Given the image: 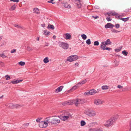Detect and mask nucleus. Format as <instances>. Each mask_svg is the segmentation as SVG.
<instances>
[{"instance_id": "obj_1", "label": "nucleus", "mask_w": 131, "mask_h": 131, "mask_svg": "<svg viewBox=\"0 0 131 131\" xmlns=\"http://www.w3.org/2000/svg\"><path fill=\"white\" fill-rule=\"evenodd\" d=\"M85 101L84 100L81 99H76L73 100L72 101H67L63 103L64 105H72L75 104L76 106H78L79 104H83L85 103Z\"/></svg>"}, {"instance_id": "obj_2", "label": "nucleus", "mask_w": 131, "mask_h": 131, "mask_svg": "<svg viewBox=\"0 0 131 131\" xmlns=\"http://www.w3.org/2000/svg\"><path fill=\"white\" fill-rule=\"evenodd\" d=\"M84 112L85 114L90 117H94L96 114L95 111L90 108H88L85 110Z\"/></svg>"}, {"instance_id": "obj_3", "label": "nucleus", "mask_w": 131, "mask_h": 131, "mask_svg": "<svg viewBox=\"0 0 131 131\" xmlns=\"http://www.w3.org/2000/svg\"><path fill=\"white\" fill-rule=\"evenodd\" d=\"M64 115L62 116L61 117L62 120L64 121H66L69 118H72V116L69 112L66 111L64 112Z\"/></svg>"}, {"instance_id": "obj_4", "label": "nucleus", "mask_w": 131, "mask_h": 131, "mask_svg": "<svg viewBox=\"0 0 131 131\" xmlns=\"http://www.w3.org/2000/svg\"><path fill=\"white\" fill-rule=\"evenodd\" d=\"M78 57L77 55H71L67 58V60L70 62H72L77 60Z\"/></svg>"}, {"instance_id": "obj_5", "label": "nucleus", "mask_w": 131, "mask_h": 131, "mask_svg": "<svg viewBox=\"0 0 131 131\" xmlns=\"http://www.w3.org/2000/svg\"><path fill=\"white\" fill-rule=\"evenodd\" d=\"M115 122L111 117L104 124V125L106 127H108L111 126Z\"/></svg>"}, {"instance_id": "obj_6", "label": "nucleus", "mask_w": 131, "mask_h": 131, "mask_svg": "<svg viewBox=\"0 0 131 131\" xmlns=\"http://www.w3.org/2000/svg\"><path fill=\"white\" fill-rule=\"evenodd\" d=\"M39 126L41 128H45L47 126L48 123L46 122L41 121L39 123Z\"/></svg>"}, {"instance_id": "obj_7", "label": "nucleus", "mask_w": 131, "mask_h": 131, "mask_svg": "<svg viewBox=\"0 0 131 131\" xmlns=\"http://www.w3.org/2000/svg\"><path fill=\"white\" fill-rule=\"evenodd\" d=\"M104 103V101L101 99H96L94 100V103L96 105H101Z\"/></svg>"}, {"instance_id": "obj_8", "label": "nucleus", "mask_w": 131, "mask_h": 131, "mask_svg": "<svg viewBox=\"0 0 131 131\" xmlns=\"http://www.w3.org/2000/svg\"><path fill=\"white\" fill-rule=\"evenodd\" d=\"M69 45L65 42H61L59 44V46L64 49H67L69 47Z\"/></svg>"}, {"instance_id": "obj_9", "label": "nucleus", "mask_w": 131, "mask_h": 131, "mask_svg": "<svg viewBox=\"0 0 131 131\" xmlns=\"http://www.w3.org/2000/svg\"><path fill=\"white\" fill-rule=\"evenodd\" d=\"M75 6L78 8H80L82 7V2L81 1H75Z\"/></svg>"}, {"instance_id": "obj_10", "label": "nucleus", "mask_w": 131, "mask_h": 131, "mask_svg": "<svg viewBox=\"0 0 131 131\" xmlns=\"http://www.w3.org/2000/svg\"><path fill=\"white\" fill-rule=\"evenodd\" d=\"M60 122V119L59 118H55L52 119L51 122V123L53 124H58Z\"/></svg>"}, {"instance_id": "obj_11", "label": "nucleus", "mask_w": 131, "mask_h": 131, "mask_svg": "<svg viewBox=\"0 0 131 131\" xmlns=\"http://www.w3.org/2000/svg\"><path fill=\"white\" fill-rule=\"evenodd\" d=\"M107 15L108 16H111L112 15H115V17L116 18H117L118 15L114 11H112L110 12H108L105 14V15Z\"/></svg>"}, {"instance_id": "obj_12", "label": "nucleus", "mask_w": 131, "mask_h": 131, "mask_svg": "<svg viewBox=\"0 0 131 131\" xmlns=\"http://www.w3.org/2000/svg\"><path fill=\"white\" fill-rule=\"evenodd\" d=\"M100 91V89H97V90H95L94 89H92L89 91L90 94V95H94L96 93H99Z\"/></svg>"}, {"instance_id": "obj_13", "label": "nucleus", "mask_w": 131, "mask_h": 131, "mask_svg": "<svg viewBox=\"0 0 131 131\" xmlns=\"http://www.w3.org/2000/svg\"><path fill=\"white\" fill-rule=\"evenodd\" d=\"M63 37L66 40H69L71 38V35L69 33H66L63 34Z\"/></svg>"}, {"instance_id": "obj_14", "label": "nucleus", "mask_w": 131, "mask_h": 131, "mask_svg": "<svg viewBox=\"0 0 131 131\" xmlns=\"http://www.w3.org/2000/svg\"><path fill=\"white\" fill-rule=\"evenodd\" d=\"M9 105L10 107L11 108H17L22 106L21 105L16 104H10Z\"/></svg>"}, {"instance_id": "obj_15", "label": "nucleus", "mask_w": 131, "mask_h": 131, "mask_svg": "<svg viewBox=\"0 0 131 131\" xmlns=\"http://www.w3.org/2000/svg\"><path fill=\"white\" fill-rule=\"evenodd\" d=\"M122 16H124V15H123V14H122V15H118L117 18H118V19H121L122 20L124 21H126L129 19V17H128L125 18H121V17H122Z\"/></svg>"}, {"instance_id": "obj_16", "label": "nucleus", "mask_w": 131, "mask_h": 131, "mask_svg": "<svg viewBox=\"0 0 131 131\" xmlns=\"http://www.w3.org/2000/svg\"><path fill=\"white\" fill-rule=\"evenodd\" d=\"M114 122H115L118 119L119 117V115L117 114H115L111 117Z\"/></svg>"}, {"instance_id": "obj_17", "label": "nucleus", "mask_w": 131, "mask_h": 131, "mask_svg": "<svg viewBox=\"0 0 131 131\" xmlns=\"http://www.w3.org/2000/svg\"><path fill=\"white\" fill-rule=\"evenodd\" d=\"M114 26V25L111 23H108L105 26L106 28H112Z\"/></svg>"}, {"instance_id": "obj_18", "label": "nucleus", "mask_w": 131, "mask_h": 131, "mask_svg": "<svg viewBox=\"0 0 131 131\" xmlns=\"http://www.w3.org/2000/svg\"><path fill=\"white\" fill-rule=\"evenodd\" d=\"M80 86L79 85V84H78V83H77L76 85H75L73 86L70 90L69 91H73L77 89Z\"/></svg>"}, {"instance_id": "obj_19", "label": "nucleus", "mask_w": 131, "mask_h": 131, "mask_svg": "<svg viewBox=\"0 0 131 131\" xmlns=\"http://www.w3.org/2000/svg\"><path fill=\"white\" fill-rule=\"evenodd\" d=\"M63 88V86H59L56 90L55 92L56 93H58L60 92L62 90Z\"/></svg>"}, {"instance_id": "obj_20", "label": "nucleus", "mask_w": 131, "mask_h": 131, "mask_svg": "<svg viewBox=\"0 0 131 131\" xmlns=\"http://www.w3.org/2000/svg\"><path fill=\"white\" fill-rule=\"evenodd\" d=\"M33 12L35 14H39L40 12L38 9L36 7L35 8L33 9Z\"/></svg>"}, {"instance_id": "obj_21", "label": "nucleus", "mask_w": 131, "mask_h": 131, "mask_svg": "<svg viewBox=\"0 0 131 131\" xmlns=\"http://www.w3.org/2000/svg\"><path fill=\"white\" fill-rule=\"evenodd\" d=\"M106 45L103 42H102L100 45L101 48L103 50H105L106 47Z\"/></svg>"}, {"instance_id": "obj_22", "label": "nucleus", "mask_w": 131, "mask_h": 131, "mask_svg": "<svg viewBox=\"0 0 131 131\" xmlns=\"http://www.w3.org/2000/svg\"><path fill=\"white\" fill-rule=\"evenodd\" d=\"M86 82V80L85 79L82 80V81L78 83V84H79V85L80 86L85 83Z\"/></svg>"}, {"instance_id": "obj_23", "label": "nucleus", "mask_w": 131, "mask_h": 131, "mask_svg": "<svg viewBox=\"0 0 131 131\" xmlns=\"http://www.w3.org/2000/svg\"><path fill=\"white\" fill-rule=\"evenodd\" d=\"M90 131H103L100 128H92L90 129Z\"/></svg>"}, {"instance_id": "obj_24", "label": "nucleus", "mask_w": 131, "mask_h": 131, "mask_svg": "<svg viewBox=\"0 0 131 131\" xmlns=\"http://www.w3.org/2000/svg\"><path fill=\"white\" fill-rule=\"evenodd\" d=\"M106 45H111V42L110 41V39H108L105 41L103 42Z\"/></svg>"}, {"instance_id": "obj_25", "label": "nucleus", "mask_w": 131, "mask_h": 131, "mask_svg": "<svg viewBox=\"0 0 131 131\" xmlns=\"http://www.w3.org/2000/svg\"><path fill=\"white\" fill-rule=\"evenodd\" d=\"M22 81L21 80H13L12 81H11V83L13 84H15L18 83Z\"/></svg>"}, {"instance_id": "obj_26", "label": "nucleus", "mask_w": 131, "mask_h": 131, "mask_svg": "<svg viewBox=\"0 0 131 131\" xmlns=\"http://www.w3.org/2000/svg\"><path fill=\"white\" fill-rule=\"evenodd\" d=\"M64 6L66 8H71V6H70L69 4L67 3H65L64 4Z\"/></svg>"}, {"instance_id": "obj_27", "label": "nucleus", "mask_w": 131, "mask_h": 131, "mask_svg": "<svg viewBox=\"0 0 131 131\" xmlns=\"http://www.w3.org/2000/svg\"><path fill=\"white\" fill-rule=\"evenodd\" d=\"M109 88V86L107 85H103L101 87L102 89L103 90H106L108 89Z\"/></svg>"}, {"instance_id": "obj_28", "label": "nucleus", "mask_w": 131, "mask_h": 131, "mask_svg": "<svg viewBox=\"0 0 131 131\" xmlns=\"http://www.w3.org/2000/svg\"><path fill=\"white\" fill-rule=\"evenodd\" d=\"M47 28L48 29H54V26L51 25H49L47 27Z\"/></svg>"}, {"instance_id": "obj_29", "label": "nucleus", "mask_w": 131, "mask_h": 131, "mask_svg": "<svg viewBox=\"0 0 131 131\" xmlns=\"http://www.w3.org/2000/svg\"><path fill=\"white\" fill-rule=\"evenodd\" d=\"M43 34L45 35H50V32L49 31H48L47 30H45L44 31Z\"/></svg>"}, {"instance_id": "obj_30", "label": "nucleus", "mask_w": 131, "mask_h": 131, "mask_svg": "<svg viewBox=\"0 0 131 131\" xmlns=\"http://www.w3.org/2000/svg\"><path fill=\"white\" fill-rule=\"evenodd\" d=\"M43 61L45 63H46L49 62L48 58V57L45 58L43 60Z\"/></svg>"}, {"instance_id": "obj_31", "label": "nucleus", "mask_w": 131, "mask_h": 131, "mask_svg": "<svg viewBox=\"0 0 131 131\" xmlns=\"http://www.w3.org/2000/svg\"><path fill=\"white\" fill-rule=\"evenodd\" d=\"M86 124L85 122L83 120L81 121V125L82 126H84Z\"/></svg>"}, {"instance_id": "obj_32", "label": "nucleus", "mask_w": 131, "mask_h": 131, "mask_svg": "<svg viewBox=\"0 0 131 131\" xmlns=\"http://www.w3.org/2000/svg\"><path fill=\"white\" fill-rule=\"evenodd\" d=\"M16 7L15 5H14L12 6L11 8L9 9V10H14L15 9Z\"/></svg>"}, {"instance_id": "obj_33", "label": "nucleus", "mask_w": 131, "mask_h": 131, "mask_svg": "<svg viewBox=\"0 0 131 131\" xmlns=\"http://www.w3.org/2000/svg\"><path fill=\"white\" fill-rule=\"evenodd\" d=\"M18 64L20 65L23 66L25 64V63L24 62L20 61L18 63Z\"/></svg>"}, {"instance_id": "obj_34", "label": "nucleus", "mask_w": 131, "mask_h": 131, "mask_svg": "<svg viewBox=\"0 0 131 131\" xmlns=\"http://www.w3.org/2000/svg\"><path fill=\"white\" fill-rule=\"evenodd\" d=\"M81 37L83 40H85L87 38V36L86 35L84 34H82L81 35Z\"/></svg>"}, {"instance_id": "obj_35", "label": "nucleus", "mask_w": 131, "mask_h": 131, "mask_svg": "<svg viewBox=\"0 0 131 131\" xmlns=\"http://www.w3.org/2000/svg\"><path fill=\"white\" fill-rule=\"evenodd\" d=\"M122 53L125 56H126L128 54V52H127L126 50H124L122 52Z\"/></svg>"}, {"instance_id": "obj_36", "label": "nucleus", "mask_w": 131, "mask_h": 131, "mask_svg": "<svg viewBox=\"0 0 131 131\" xmlns=\"http://www.w3.org/2000/svg\"><path fill=\"white\" fill-rule=\"evenodd\" d=\"M111 31L112 32H114V33H118V32H119L120 31H118L114 29H113L111 30Z\"/></svg>"}, {"instance_id": "obj_37", "label": "nucleus", "mask_w": 131, "mask_h": 131, "mask_svg": "<svg viewBox=\"0 0 131 131\" xmlns=\"http://www.w3.org/2000/svg\"><path fill=\"white\" fill-rule=\"evenodd\" d=\"M86 43L88 45H89L91 43V42L90 41V39H88L86 41Z\"/></svg>"}, {"instance_id": "obj_38", "label": "nucleus", "mask_w": 131, "mask_h": 131, "mask_svg": "<svg viewBox=\"0 0 131 131\" xmlns=\"http://www.w3.org/2000/svg\"><path fill=\"white\" fill-rule=\"evenodd\" d=\"M94 44L95 46H98L99 44L98 41H94Z\"/></svg>"}, {"instance_id": "obj_39", "label": "nucleus", "mask_w": 131, "mask_h": 131, "mask_svg": "<svg viewBox=\"0 0 131 131\" xmlns=\"http://www.w3.org/2000/svg\"><path fill=\"white\" fill-rule=\"evenodd\" d=\"M14 26L15 27H16L18 28H22V27H21L20 25H18L17 24H15L14 25Z\"/></svg>"}, {"instance_id": "obj_40", "label": "nucleus", "mask_w": 131, "mask_h": 131, "mask_svg": "<svg viewBox=\"0 0 131 131\" xmlns=\"http://www.w3.org/2000/svg\"><path fill=\"white\" fill-rule=\"evenodd\" d=\"M122 48V47L119 48L118 49H115V51L116 52H118L121 50V49Z\"/></svg>"}, {"instance_id": "obj_41", "label": "nucleus", "mask_w": 131, "mask_h": 131, "mask_svg": "<svg viewBox=\"0 0 131 131\" xmlns=\"http://www.w3.org/2000/svg\"><path fill=\"white\" fill-rule=\"evenodd\" d=\"M0 56L3 58H5L7 57V56L3 53L1 54Z\"/></svg>"}, {"instance_id": "obj_42", "label": "nucleus", "mask_w": 131, "mask_h": 131, "mask_svg": "<svg viewBox=\"0 0 131 131\" xmlns=\"http://www.w3.org/2000/svg\"><path fill=\"white\" fill-rule=\"evenodd\" d=\"M46 122L48 123H49L50 122L49 120H50L49 117H47L46 118Z\"/></svg>"}, {"instance_id": "obj_43", "label": "nucleus", "mask_w": 131, "mask_h": 131, "mask_svg": "<svg viewBox=\"0 0 131 131\" xmlns=\"http://www.w3.org/2000/svg\"><path fill=\"white\" fill-rule=\"evenodd\" d=\"M5 77L6 80H9L10 79V77L8 75H6L5 76Z\"/></svg>"}, {"instance_id": "obj_44", "label": "nucleus", "mask_w": 131, "mask_h": 131, "mask_svg": "<svg viewBox=\"0 0 131 131\" xmlns=\"http://www.w3.org/2000/svg\"><path fill=\"white\" fill-rule=\"evenodd\" d=\"M115 26L116 28H118L119 27L120 25L118 24H117L115 25Z\"/></svg>"}, {"instance_id": "obj_45", "label": "nucleus", "mask_w": 131, "mask_h": 131, "mask_svg": "<svg viewBox=\"0 0 131 131\" xmlns=\"http://www.w3.org/2000/svg\"><path fill=\"white\" fill-rule=\"evenodd\" d=\"M27 49L28 51H31L32 50V49L30 47L28 46L27 48Z\"/></svg>"}, {"instance_id": "obj_46", "label": "nucleus", "mask_w": 131, "mask_h": 131, "mask_svg": "<svg viewBox=\"0 0 131 131\" xmlns=\"http://www.w3.org/2000/svg\"><path fill=\"white\" fill-rule=\"evenodd\" d=\"M90 92L89 91L88 92H85L84 93V94L85 95H90Z\"/></svg>"}, {"instance_id": "obj_47", "label": "nucleus", "mask_w": 131, "mask_h": 131, "mask_svg": "<svg viewBox=\"0 0 131 131\" xmlns=\"http://www.w3.org/2000/svg\"><path fill=\"white\" fill-rule=\"evenodd\" d=\"M106 19L108 21H111L112 20V19L109 17H106Z\"/></svg>"}, {"instance_id": "obj_48", "label": "nucleus", "mask_w": 131, "mask_h": 131, "mask_svg": "<svg viewBox=\"0 0 131 131\" xmlns=\"http://www.w3.org/2000/svg\"><path fill=\"white\" fill-rule=\"evenodd\" d=\"M53 1H49L47 2L48 3H51L52 4H54L55 3V2H53Z\"/></svg>"}, {"instance_id": "obj_49", "label": "nucleus", "mask_w": 131, "mask_h": 131, "mask_svg": "<svg viewBox=\"0 0 131 131\" xmlns=\"http://www.w3.org/2000/svg\"><path fill=\"white\" fill-rule=\"evenodd\" d=\"M92 17L94 18L95 19L98 18H99V17L98 16H92Z\"/></svg>"}, {"instance_id": "obj_50", "label": "nucleus", "mask_w": 131, "mask_h": 131, "mask_svg": "<svg viewBox=\"0 0 131 131\" xmlns=\"http://www.w3.org/2000/svg\"><path fill=\"white\" fill-rule=\"evenodd\" d=\"M16 51V50L15 49H13V50H12L11 51V53H13L14 52H15Z\"/></svg>"}, {"instance_id": "obj_51", "label": "nucleus", "mask_w": 131, "mask_h": 131, "mask_svg": "<svg viewBox=\"0 0 131 131\" xmlns=\"http://www.w3.org/2000/svg\"><path fill=\"white\" fill-rule=\"evenodd\" d=\"M41 120V118H37L36 120V121L38 122V123L39 122H40Z\"/></svg>"}, {"instance_id": "obj_52", "label": "nucleus", "mask_w": 131, "mask_h": 131, "mask_svg": "<svg viewBox=\"0 0 131 131\" xmlns=\"http://www.w3.org/2000/svg\"><path fill=\"white\" fill-rule=\"evenodd\" d=\"M117 87L119 89H121L123 88V86L121 85H118L117 86Z\"/></svg>"}, {"instance_id": "obj_53", "label": "nucleus", "mask_w": 131, "mask_h": 131, "mask_svg": "<svg viewBox=\"0 0 131 131\" xmlns=\"http://www.w3.org/2000/svg\"><path fill=\"white\" fill-rule=\"evenodd\" d=\"M111 49V48H110L106 47L105 50H107L110 51Z\"/></svg>"}, {"instance_id": "obj_54", "label": "nucleus", "mask_w": 131, "mask_h": 131, "mask_svg": "<svg viewBox=\"0 0 131 131\" xmlns=\"http://www.w3.org/2000/svg\"><path fill=\"white\" fill-rule=\"evenodd\" d=\"M129 126L130 127L129 130L131 131V121L130 122Z\"/></svg>"}, {"instance_id": "obj_55", "label": "nucleus", "mask_w": 131, "mask_h": 131, "mask_svg": "<svg viewBox=\"0 0 131 131\" xmlns=\"http://www.w3.org/2000/svg\"><path fill=\"white\" fill-rule=\"evenodd\" d=\"M75 66H78L79 65V63L78 62H76L75 64Z\"/></svg>"}, {"instance_id": "obj_56", "label": "nucleus", "mask_w": 131, "mask_h": 131, "mask_svg": "<svg viewBox=\"0 0 131 131\" xmlns=\"http://www.w3.org/2000/svg\"><path fill=\"white\" fill-rule=\"evenodd\" d=\"M13 1L14 2H16L17 3H18L19 2V1Z\"/></svg>"}, {"instance_id": "obj_57", "label": "nucleus", "mask_w": 131, "mask_h": 131, "mask_svg": "<svg viewBox=\"0 0 131 131\" xmlns=\"http://www.w3.org/2000/svg\"><path fill=\"white\" fill-rule=\"evenodd\" d=\"M49 44L48 43H46L45 45V46H48Z\"/></svg>"}, {"instance_id": "obj_58", "label": "nucleus", "mask_w": 131, "mask_h": 131, "mask_svg": "<svg viewBox=\"0 0 131 131\" xmlns=\"http://www.w3.org/2000/svg\"><path fill=\"white\" fill-rule=\"evenodd\" d=\"M0 63H1V64H2V65H3L4 64V63L3 62H0Z\"/></svg>"}, {"instance_id": "obj_59", "label": "nucleus", "mask_w": 131, "mask_h": 131, "mask_svg": "<svg viewBox=\"0 0 131 131\" xmlns=\"http://www.w3.org/2000/svg\"><path fill=\"white\" fill-rule=\"evenodd\" d=\"M3 96V95L1 97H0V99L2 98Z\"/></svg>"}, {"instance_id": "obj_60", "label": "nucleus", "mask_w": 131, "mask_h": 131, "mask_svg": "<svg viewBox=\"0 0 131 131\" xmlns=\"http://www.w3.org/2000/svg\"><path fill=\"white\" fill-rule=\"evenodd\" d=\"M39 37L37 38V40L39 41Z\"/></svg>"}, {"instance_id": "obj_61", "label": "nucleus", "mask_w": 131, "mask_h": 131, "mask_svg": "<svg viewBox=\"0 0 131 131\" xmlns=\"http://www.w3.org/2000/svg\"><path fill=\"white\" fill-rule=\"evenodd\" d=\"M56 37L55 36H53V37L54 38H56Z\"/></svg>"}, {"instance_id": "obj_62", "label": "nucleus", "mask_w": 131, "mask_h": 131, "mask_svg": "<svg viewBox=\"0 0 131 131\" xmlns=\"http://www.w3.org/2000/svg\"><path fill=\"white\" fill-rule=\"evenodd\" d=\"M2 37L0 36V41L2 39Z\"/></svg>"}, {"instance_id": "obj_63", "label": "nucleus", "mask_w": 131, "mask_h": 131, "mask_svg": "<svg viewBox=\"0 0 131 131\" xmlns=\"http://www.w3.org/2000/svg\"><path fill=\"white\" fill-rule=\"evenodd\" d=\"M78 131H81V130H79Z\"/></svg>"}]
</instances>
